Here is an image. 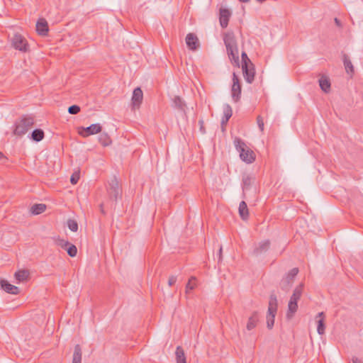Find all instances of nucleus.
<instances>
[{"instance_id":"obj_41","label":"nucleus","mask_w":363,"mask_h":363,"mask_svg":"<svg viewBox=\"0 0 363 363\" xmlns=\"http://www.w3.org/2000/svg\"><path fill=\"white\" fill-rule=\"evenodd\" d=\"M176 281H177V277L172 275V276L169 277V278L168 285L169 286H172L176 283Z\"/></svg>"},{"instance_id":"obj_6","label":"nucleus","mask_w":363,"mask_h":363,"mask_svg":"<svg viewBox=\"0 0 363 363\" xmlns=\"http://www.w3.org/2000/svg\"><path fill=\"white\" fill-rule=\"evenodd\" d=\"M299 272L298 268L294 267L291 269L280 281L279 287L285 292L289 291L293 285L294 279Z\"/></svg>"},{"instance_id":"obj_16","label":"nucleus","mask_w":363,"mask_h":363,"mask_svg":"<svg viewBox=\"0 0 363 363\" xmlns=\"http://www.w3.org/2000/svg\"><path fill=\"white\" fill-rule=\"evenodd\" d=\"M230 16L231 12L228 9L221 8L220 9L219 21L220 26L223 28H225L228 26Z\"/></svg>"},{"instance_id":"obj_13","label":"nucleus","mask_w":363,"mask_h":363,"mask_svg":"<svg viewBox=\"0 0 363 363\" xmlns=\"http://www.w3.org/2000/svg\"><path fill=\"white\" fill-rule=\"evenodd\" d=\"M185 40L186 46L192 51L196 50L200 47L199 40L193 33H188L186 36Z\"/></svg>"},{"instance_id":"obj_29","label":"nucleus","mask_w":363,"mask_h":363,"mask_svg":"<svg viewBox=\"0 0 363 363\" xmlns=\"http://www.w3.org/2000/svg\"><path fill=\"white\" fill-rule=\"evenodd\" d=\"M81 362H82V349H81L79 345H77L74 347L72 363H81Z\"/></svg>"},{"instance_id":"obj_39","label":"nucleus","mask_w":363,"mask_h":363,"mask_svg":"<svg viewBox=\"0 0 363 363\" xmlns=\"http://www.w3.org/2000/svg\"><path fill=\"white\" fill-rule=\"evenodd\" d=\"M257 123L258 125V127L261 131L264 130V121L262 116H258L257 118Z\"/></svg>"},{"instance_id":"obj_1","label":"nucleus","mask_w":363,"mask_h":363,"mask_svg":"<svg viewBox=\"0 0 363 363\" xmlns=\"http://www.w3.org/2000/svg\"><path fill=\"white\" fill-rule=\"evenodd\" d=\"M223 41L230 60L237 67H240L239 51L235 35L233 31L223 34Z\"/></svg>"},{"instance_id":"obj_46","label":"nucleus","mask_w":363,"mask_h":363,"mask_svg":"<svg viewBox=\"0 0 363 363\" xmlns=\"http://www.w3.org/2000/svg\"><path fill=\"white\" fill-rule=\"evenodd\" d=\"M239 1L242 2V3H247L249 2L250 0H238Z\"/></svg>"},{"instance_id":"obj_30","label":"nucleus","mask_w":363,"mask_h":363,"mask_svg":"<svg viewBox=\"0 0 363 363\" xmlns=\"http://www.w3.org/2000/svg\"><path fill=\"white\" fill-rule=\"evenodd\" d=\"M173 104L175 108H177L178 110L180 111H184V108L186 107V104L179 96H174V98L173 99Z\"/></svg>"},{"instance_id":"obj_36","label":"nucleus","mask_w":363,"mask_h":363,"mask_svg":"<svg viewBox=\"0 0 363 363\" xmlns=\"http://www.w3.org/2000/svg\"><path fill=\"white\" fill-rule=\"evenodd\" d=\"M80 107L78 105H72L68 108V113L72 115H75L79 113Z\"/></svg>"},{"instance_id":"obj_31","label":"nucleus","mask_w":363,"mask_h":363,"mask_svg":"<svg viewBox=\"0 0 363 363\" xmlns=\"http://www.w3.org/2000/svg\"><path fill=\"white\" fill-rule=\"evenodd\" d=\"M99 141L103 146H108L111 143V139L106 133H102L100 134Z\"/></svg>"},{"instance_id":"obj_33","label":"nucleus","mask_w":363,"mask_h":363,"mask_svg":"<svg viewBox=\"0 0 363 363\" xmlns=\"http://www.w3.org/2000/svg\"><path fill=\"white\" fill-rule=\"evenodd\" d=\"M242 67L249 66V65L253 64L250 59L248 57L245 52H242L241 54Z\"/></svg>"},{"instance_id":"obj_9","label":"nucleus","mask_w":363,"mask_h":363,"mask_svg":"<svg viewBox=\"0 0 363 363\" xmlns=\"http://www.w3.org/2000/svg\"><path fill=\"white\" fill-rule=\"evenodd\" d=\"M241 84L237 74H233V85L231 87V96L234 102H238L241 96Z\"/></svg>"},{"instance_id":"obj_2","label":"nucleus","mask_w":363,"mask_h":363,"mask_svg":"<svg viewBox=\"0 0 363 363\" xmlns=\"http://www.w3.org/2000/svg\"><path fill=\"white\" fill-rule=\"evenodd\" d=\"M304 284H299L294 290L288 303V310L286 312V318L291 319L298 310V301L303 294Z\"/></svg>"},{"instance_id":"obj_48","label":"nucleus","mask_w":363,"mask_h":363,"mask_svg":"<svg viewBox=\"0 0 363 363\" xmlns=\"http://www.w3.org/2000/svg\"><path fill=\"white\" fill-rule=\"evenodd\" d=\"M257 1H259V2H264V1H265L266 0H257Z\"/></svg>"},{"instance_id":"obj_28","label":"nucleus","mask_w":363,"mask_h":363,"mask_svg":"<svg viewBox=\"0 0 363 363\" xmlns=\"http://www.w3.org/2000/svg\"><path fill=\"white\" fill-rule=\"evenodd\" d=\"M44 138V131L42 129L36 128L31 133V139L35 142L41 141Z\"/></svg>"},{"instance_id":"obj_12","label":"nucleus","mask_w":363,"mask_h":363,"mask_svg":"<svg viewBox=\"0 0 363 363\" xmlns=\"http://www.w3.org/2000/svg\"><path fill=\"white\" fill-rule=\"evenodd\" d=\"M101 125L99 123L91 124L90 126L86 128H82L81 130H79V134L82 137H88L91 135H94L101 131Z\"/></svg>"},{"instance_id":"obj_43","label":"nucleus","mask_w":363,"mask_h":363,"mask_svg":"<svg viewBox=\"0 0 363 363\" xmlns=\"http://www.w3.org/2000/svg\"><path fill=\"white\" fill-rule=\"evenodd\" d=\"M352 363H362L361 360H359L357 357H353L352 359Z\"/></svg>"},{"instance_id":"obj_47","label":"nucleus","mask_w":363,"mask_h":363,"mask_svg":"<svg viewBox=\"0 0 363 363\" xmlns=\"http://www.w3.org/2000/svg\"><path fill=\"white\" fill-rule=\"evenodd\" d=\"M4 157V155L2 152H0V160H1Z\"/></svg>"},{"instance_id":"obj_18","label":"nucleus","mask_w":363,"mask_h":363,"mask_svg":"<svg viewBox=\"0 0 363 363\" xmlns=\"http://www.w3.org/2000/svg\"><path fill=\"white\" fill-rule=\"evenodd\" d=\"M0 286L1 289L8 294L16 295L20 292V290L17 286L11 284L8 281L4 279L0 281Z\"/></svg>"},{"instance_id":"obj_25","label":"nucleus","mask_w":363,"mask_h":363,"mask_svg":"<svg viewBox=\"0 0 363 363\" xmlns=\"http://www.w3.org/2000/svg\"><path fill=\"white\" fill-rule=\"evenodd\" d=\"M30 273L28 270L23 269L17 271L14 277L18 282H23L26 281L29 277Z\"/></svg>"},{"instance_id":"obj_10","label":"nucleus","mask_w":363,"mask_h":363,"mask_svg":"<svg viewBox=\"0 0 363 363\" xmlns=\"http://www.w3.org/2000/svg\"><path fill=\"white\" fill-rule=\"evenodd\" d=\"M256 178L252 174H243L242 177V198H246V191H249L255 184Z\"/></svg>"},{"instance_id":"obj_19","label":"nucleus","mask_w":363,"mask_h":363,"mask_svg":"<svg viewBox=\"0 0 363 363\" xmlns=\"http://www.w3.org/2000/svg\"><path fill=\"white\" fill-rule=\"evenodd\" d=\"M342 60L346 72L352 77L354 73V69L349 56L344 53L342 55Z\"/></svg>"},{"instance_id":"obj_17","label":"nucleus","mask_w":363,"mask_h":363,"mask_svg":"<svg viewBox=\"0 0 363 363\" xmlns=\"http://www.w3.org/2000/svg\"><path fill=\"white\" fill-rule=\"evenodd\" d=\"M36 31L41 36L48 35L49 27L45 18H40L36 23Z\"/></svg>"},{"instance_id":"obj_38","label":"nucleus","mask_w":363,"mask_h":363,"mask_svg":"<svg viewBox=\"0 0 363 363\" xmlns=\"http://www.w3.org/2000/svg\"><path fill=\"white\" fill-rule=\"evenodd\" d=\"M69 244L70 243L67 240H65L63 239H58L57 240V245L63 249H66Z\"/></svg>"},{"instance_id":"obj_11","label":"nucleus","mask_w":363,"mask_h":363,"mask_svg":"<svg viewBox=\"0 0 363 363\" xmlns=\"http://www.w3.org/2000/svg\"><path fill=\"white\" fill-rule=\"evenodd\" d=\"M271 245L269 240H262L255 245L252 255L255 257L260 256L268 251Z\"/></svg>"},{"instance_id":"obj_35","label":"nucleus","mask_w":363,"mask_h":363,"mask_svg":"<svg viewBox=\"0 0 363 363\" xmlns=\"http://www.w3.org/2000/svg\"><path fill=\"white\" fill-rule=\"evenodd\" d=\"M67 226L72 232H77L78 230V223L74 220L69 219L67 220Z\"/></svg>"},{"instance_id":"obj_22","label":"nucleus","mask_w":363,"mask_h":363,"mask_svg":"<svg viewBox=\"0 0 363 363\" xmlns=\"http://www.w3.org/2000/svg\"><path fill=\"white\" fill-rule=\"evenodd\" d=\"M238 211L240 218L243 220H246L249 217V211L245 201H242L239 204Z\"/></svg>"},{"instance_id":"obj_7","label":"nucleus","mask_w":363,"mask_h":363,"mask_svg":"<svg viewBox=\"0 0 363 363\" xmlns=\"http://www.w3.org/2000/svg\"><path fill=\"white\" fill-rule=\"evenodd\" d=\"M106 191L109 199L111 200L116 201L118 197L121 196V189L119 186L117 178L115 176L108 182V186H106Z\"/></svg>"},{"instance_id":"obj_21","label":"nucleus","mask_w":363,"mask_h":363,"mask_svg":"<svg viewBox=\"0 0 363 363\" xmlns=\"http://www.w3.org/2000/svg\"><path fill=\"white\" fill-rule=\"evenodd\" d=\"M319 319L317 320L318 326H317V332L319 335H323L325 333V325L324 323L325 314L323 312H320L317 314L316 318Z\"/></svg>"},{"instance_id":"obj_23","label":"nucleus","mask_w":363,"mask_h":363,"mask_svg":"<svg viewBox=\"0 0 363 363\" xmlns=\"http://www.w3.org/2000/svg\"><path fill=\"white\" fill-rule=\"evenodd\" d=\"M258 321H259L258 312L255 311V312H253L252 315L249 318L248 322L247 323V329L248 330H251L254 329L256 327Z\"/></svg>"},{"instance_id":"obj_40","label":"nucleus","mask_w":363,"mask_h":363,"mask_svg":"<svg viewBox=\"0 0 363 363\" xmlns=\"http://www.w3.org/2000/svg\"><path fill=\"white\" fill-rule=\"evenodd\" d=\"M199 130L202 134H205L206 133L205 127H204V121L203 119H200L199 121Z\"/></svg>"},{"instance_id":"obj_3","label":"nucleus","mask_w":363,"mask_h":363,"mask_svg":"<svg viewBox=\"0 0 363 363\" xmlns=\"http://www.w3.org/2000/svg\"><path fill=\"white\" fill-rule=\"evenodd\" d=\"M236 150L240 152V159L246 163H252L255 160L254 152L240 139L236 138L234 140Z\"/></svg>"},{"instance_id":"obj_44","label":"nucleus","mask_w":363,"mask_h":363,"mask_svg":"<svg viewBox=\"0 0 363 363\" xmlns=\"http://www.w3.org/2000/svg\"><path fill=\"white\" fill-rule=\"evenodd\" d=\"M335 23L337 26H341L342 25L340 21L337 18H335Z\"/></svg>"},{"instance_id":"obj_5","label":"nucleus","mask_w":363,"mask_h":363,"mask_svg":"<svg viewBox=\"0 0 363 363\" xmlns=\"http://www.w3.org/2000/svg\"><path fill=\"white\" fill-rule=\"evenodd\" d=\"M278 301L274 293L269 296L268 311L267 315V327L269 330L272 329L274 324V318L277 312Z\"/></svg>"},{"instance_id":"obj_32","label":"nucleus","mask_w":363,"mask_h":363,"mask_svg":"<svg viewBox=\"0 0 363 363\" xmlns=\"http://www.w3.org/2000/svg\"><path fill=\"white\" fill-rule=\"evenodd\" d=\"M67 252V254L72 257H74L77 255V247L73 244H69V245L67 246V247L65 249Z\"/></svg>"},{"instance_id":"obj_14","label":"nucleus","mask_w":363,"mask_h":363,"mask_svg":"<svg viewBox=\"0 0 363 363\" xmlns=\"http://www.w3.org/2000/svg\"><path fill=\"white\" fill-rule=\"evenodd\" d=\"M243 77L246 82L252 84L255 79V68L254 64L249 66L242 67Z\"/></svg>"},{"instance_id":"obj_42","label":"nucleus","mask_w":363,"mask_h":363,"mask_svg":"<svg viewBox=\"0 0 363 363\" xmlns=\"http://www.w3.org/2000/svg\"><path fill=\"white\" fill-rule=\"evenodd\" d=\"M222 251H223V249H222V247L220 246V249H219V252H218V262H220L222 260Z\"/></svg>"},{"instance_id":"obj_20","label":"nucleus","mask_w":363,"mask_h":363,"mask_svg":"<svg viewBox=\"0 0 363 363\" xmlns=\"http://www.w3.org/2000/svg\"><path fill=\"white\" fill-rule=\"evenodd\" d=\"M233 115L232 108L229 104H225L223 107V116L221 120V126L223 128L224 125L228 123L229 119Z\"/></svg>"},{"instance_id":"obj_15","label":"nucleus","mask_w":363,"mask_h":363,"mask_svg":"<svg viewBox=\"0 0 363 363\" xmlns=\"http://www.w3.org/2000/svg\"><path fill=\"white\" fill-rule=\"evenodd\" d=\"M143 99V93L140 87L133 90L131 99L132 106L134 108H139Z\"/></svg>"},{"instance_id":"obj_45","label":"nucleus","mask_w":363,"mask_h":363,"mask_svg":"<svg viewBox=\"0 0 363 363\" xmlns=\"http://www.w3.org/2000/svg\"><path fill=\"white\" fill-rule=\"evenodd\" d=\"M100 210L101 211L102 213H104V204L103 203H101L100 204Z\"/></svg>"},{"instance_id":"obj_37","label":"nucleus","mask_w":363,"mask_h":363,"mask_svg":"<svg viewBox=\"0 0 363 363\" xmlns=\"http://www.w3.org/2000/svg\"><path fill=\"white\" fill-rule=\"evenodd\" d=\"M79 172H75L71 176L70 182L72 184H76L79 182Z\"/></svg>"},{"instance_id":"obj_24","label":"nucleus","mask_w":363,"mask_h":363,"mask_svg":"<svg viewBox=\"0 0 363 363\" xmlns=\"http://www.w3.org/2000/svg\"><path fill=\"white\" fill-rule=\"evenodd\" d=\"M319 85L320 89L325 93H328L330 90V82L327 77H321L319 80Z\"/></svg>"},{"instance_id":"obj_4","label":"nucleus","mask_w":363,"mask_h":363,"mask_svg":"<svg viewBox=\"0 0 363 363\" xmlns=\"http://www.w3.org/2000/svg\"><path fill=\"white\" fill-rule=\"evenodd\" d=\"M34 125L32 116H24L15 123L13 134L18 136L25 135Z\"/></svg>"},{"instance_id":"obj_27","label":"nucleus","mask_w":363,"mask_h":363,"mask_svg":"<svg viewBox=\"0 0 363 363\" xmlns=\"http://www.w3.org/2000/svg\"><path fill=\"white\" fill-rule=\"evenodd\" d=\"M46 209V205L43 203H36L31 206L30 213L33 215H39L43 213Z\"/></svg>"},{"instance_id":"obj_26","label":"nucleus","mask_w":363,"mask_h":363,"mask_svg":"<svg viewBox=\"0 0 363 363\" xmlns=\"http://www.w3.org/2000/svg\"><path fill=\"white\" fill-rule=\"evenodd\" d=\"M177 363H186L184 351L181 346H178L175 352Z\"/></svg>"},{"instance_id":"obj_8","label":"nucleus","mask_w":363,"mask_h":363,"mask_svg":"<svg viewBox=\"0 0 363 363\" xmlns=\"http://www.w3.org/2000/svg\"><path fill=\"white\" fill-rule=\"evenodd\" d=\"M12 46L19 51L26 52L29 50L26 39L21 34L16 33L11 39Z\"/></svg>"},{"instance_id":"obj_34","label":"nucleus","mask_w":363,"mask_h":363,"mask_svg":"<svg viewBox=\"0 0 363 363\" xmlns=\"http://www.w3.org/2000/svg\"><path fill=\"white\" fill-rule=\"evenodd\" d=\"M196 278L192 277L189 279L188 283L186 285V292L188 293L189 291L193 290L196 286Z\"/></svg>"}]
</instances>
